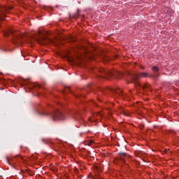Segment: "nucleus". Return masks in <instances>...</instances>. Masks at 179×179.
I'll return each mask as SVG.
<instances>
[{"label":"nucleus","mask_w":179,"mask_h":179,"mask_svg":"<svg viewBox=\"0 0 179 179\" xmlns=\"http://www.w3.org/2000/svg\"><path fill=\"white\" fill-rule=\"evenodd\" d=\"M10 34H12V43L13 44H33L32 41H37L38 44H42V43H48V44H57L58 43V38H50L45 36L44 34L41 31L38 32V35H31L29 36L27 34H20L18 32H14L13 30L9 29L8 31H6L3 34L4 37L9 36Z\"/></svg>","instance_id":"nucleus-1"},{"label":"nucleus","mask_w":179,"mask_h":179,"mask_svg":"<svg viewBox=\"0 0 179 179\" xmlns=\"http://www.w3.org/2000/svg\"><path fill=\"white\" fill-rule=\"evenodd\" d=\"M149 76V74L148 73H140L138 74H134L131 77V83H134V85H137V86H139V78H148Z\"/></svg>","instance_id":"nucleus-2"},{"label":"nucleus","mask_w":179,"mask_h":179,"mask_svg":"<svg viewBox=\"0 0 179 179\" xmlns=\"http://www.w3.org/2000/svg\"><path fill=\"white\" fill-rule=\"evenodd\" d=\"M50 117L52 118L53 121H58L59 120H65V115L61 112L59 110H55Z\"/></svg>","instance_id":"nucleus-3"},{"label":"nucleus","mask_w":179,"mask_h":179,"mask_svg":"<svg viewBox=\"0 0 179 179\" xmlns=\"http://www.w3.org/2000/svg\"><path fill=\"white\" fill-rule=\"evenodd\" d=\"M13 9V6H3L0 8V20H3L5 13H8L10 10Z\"/></svg>","instance_id":"nucleus-4"},{"label":"nucleus","mask_w":179,"mask_h":179,"mask_svg":"<svg viewBox=\"0 0 179 179\" xmlns=\"http://www.w3.org/2000/svg\"><path fill=\"white\" fill-rule=\"evenodd\" d=\"M62 40H66L69 43H75L76 41V38L72 35H69L68 36H62Z\"/></svg>","instance_id":"nucleus-5"},{"label":"nucleus","mask_w":179,"mask_h":179,"mask_svg":"<svg viewBox=\"0 0 179 179\" xmlns=\"http://www.w3.org/2000/svg\"><path fill=\"white\" fill-rule=\"evenodd\" d=\"M37 110L38 113L43 114V115H48V113H45L46 110L44 108H43V106H39V108H37Z\"/></svg>","instance_id":"nucleus-6"},{"label":"nucleus","mask_w":179,"mask_h":179,"mask_svg":"<svg viewBox=\"0 0 179 179\" xmlns=\"http://www.w3.org/2000/svg\"><path fill=\"white\" fill-rule=\"evenodd\" d=\"M125 157H127V154L125 153H120L119 159L122 161L124 162L125 160Z\"/></svg>","instance_id":"nucleus-7"},{"label":"nucleus","mask_w":179,"mask_h":179,"mask_svg":"<svg viewBox=\"0 0 179 179\" xmlns=\"http://www.w3.org/2000/svg\"><path fill=\"white\" fill-rule=\"evenodd\" d=\"M15 160H17V162H22V160L23 159V158L20 156V155H17L15 157Z\"/></svg>","instance_id":"nucleus-8"},{"label":"nucleus","mask_w":179,"mask_h":179,"mask_svg":"<svg viewBox=\"0 0 179 179\" xmlns=\"http://www.w3.org/2000/svg\"><path fill=\"white\" fill-rule=\"evenodd\" d=\"M152 71H154V72H159V67L155 66L152 67Z\"/></svg>","instance_id":"nucleus-9"},{"label":"nucleus","mask_w":179,"mask_h":179,"mask_svg":"<svg viewBox=\"0 0 179 179\" xmlns=\"http://www.w3.org/2000/svg\"><path fill=\"white\" fill-rule=\"evenodd\" d=\"M0 50H1L2 51H7L8 47L2 46L1 48H0Z\"/></svg>","instance_id":"nucleus-10"},{"label":"nucleus","mask_w":179,"mask_h":179,"mask_svg":"<svg viewBox=\"0 0 179 179\" xmlns=\"http://www.w3.org/2000/svg\"><path fill=\"white\" fill-rule=\"evenodd\" d=\"M115 92V93H117V94H122V90H117Z\"/></svg>","instance_id":"nucleus-11"},{"label":"nucleus","mask_w":179,"mask_h":179,"mask_svg":"<svg viewBox=\"0 0 179 179\" xmlns=\"http://www.w3.org/2000/svg\"><path fill=\"white\" fill-rule=\"evenodd\" d=\"M73 17L74 19H78V17H79V14H78V13H76V14H73Z\"/></svg>","instance_id":"nucleus-12"},{"label":"nucleus","mask_w":179,"mask_h":179,"mask_svg":"<svg viewBox=\"0 0 179 179\" xmlns=\"http://www.w3.org/2000/svg\"><path fill=\"white\" fill-rule=\"evenodd\" d=\"M7 162H8V164H11L13 160L10 159V158H7Z\"/></svg>","instance_id":"nucleus-13"},{"label":"nucleus","mask_w":179,"mask_h":179,"mask_svg":"<svg viewBox=\"0 0 179 179\" xmlns=\"http://www.w3.org/2000/svg\"><path fill=\"white\" fill-rule=\"evenodd\" d=\"M108 73L112 76H114V73L113 71H108Z\"/></svg>","instance_id":"nucleus-14"},{"label":"nucleus","mask_w":179,"mask_h":179,"mask_svg":"<svg viewBox=\"0 0 179 179\" xmlns=\"http://www.w3.org/2000/svg\"><path fill=\"white\" fill-rule=\"evenodd\" d=\"M32 86H34V87H36V86L38 87H40V85L38 84H32Z\"/></svg>","instance_id":"nucleus-15"},{"label":"nucleus","mask_w":179,"mask_h":179,"mask_svg":"<svg viewBox=\"0 0 179 179\" xmlns=\"http://www.w3.org/2000/svg\"><path fill=\"white\" fill-rule=\"evenodd\" d=\"M93 143H94V141H90V145H92V144H93Z\"/></svg>","instance_id":"nucleus-16"},{"label":"nucleus","mask_w":179,"mask_h":179,"mask_svg":"<svg viewBox=\"0 0 179 179\" xmlns=\"http://www.w3.org/2000/svg\"><path fill=\"white\" fill-rule=\"evenodd\" d=\"M146 87H148V85H145L144 87H143V89H146Z\"/></svg>","instance_id":"nucleus-17"},{"label":"nucleus","mask_w":179,"mask_h":179,"mask_svg":"<svg viewBox=\"0 0 179 179\" xmlns=\"http://www.w3.org/2000/svg\"><path fill=\"white\" fill-rule=\"evenodd\" d=\"M141 69H143V67L141 66Z\"/></svg>","instance_id":"nucleus-18"}]
</instances>
